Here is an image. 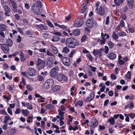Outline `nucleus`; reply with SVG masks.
<instances>
[{"label":"nucleus","mask_w":135,"mask_h":135,"mask_svg":"<svg viewBox=\"0 0 135 135\" xmlns=\"http://www.w3.org/2000/svg\"><path fill=\"white\" fill-rule=\"evenodd\" d=\"M121 27H124L125 26L124 22L123 20H121L119 25Z\"/></svg>","instance_id":"53"},{"label":"nucleus","mask_w":135,"mask_h":135,"mask_svg":"<svg viewBox=\"0 0 135 135\" xmlns=\"http://www.w3.org/2000/svg\"><path fill=\"white\" fill-rule=\"evenodd\" d=\"M6 30V27L4 24H1L0 25V34H4L3 32Z\"/></svg>","instance_id":"21"},{"label":"nucleus","mask_w":135,"mask_h":135,"mask_svg":"<svg viewBox=\"0 0 135 135\" xmlns=\"http://www.w3.org/2000/svg\"><path fill=\"white\" fill-rule=\"evenodd\" d=\"M42 6L41 2L37 1L33 4L31 8L34 13L36 14L39 15L41 13V8Z\"/></svg>","instance_id":"1"},{"label":"nucleus","mask_w":135,"mask_h":135,"mask_svg":"<svg viewBox=\"0 0 135 135\" xmlns=\"http://www.w3.org/2000/svg\"><path fill=\"white\" fill-rule=\"evenodd\" d=\"M117 76L113 73L111 74V78L113 80H115L117 78Z\"/></svg>","instance_id":"56"},{"label":"nucleus","mask_w":135,"mask_h":135,"mask_svg":"<svg viewBox=\"0 0 135 135\" xmlns=\"http://www.w3.org/2000/svg\"><path fill=\"white\" fill-rule=\"evenodd\" d=\"M84 3H83L82 4V6L83 5H84ZM82 8L81 9V12H80V13H84L85 11H86V5H85L83 7H82Z\"/></svg>","instance_id":"32"},{"label":"nucleus","mask_w":135,"mask_h":135,"mask_svg":"<svg viewBox=\"0 0 135 135\" xmlns=\"http://www.w3.org/2000/svg\"><path fill=\"white\" fill-rule=\"evenodd\" d=\"M108 57L110 59L114 60L116 58V55L114 53L110 52L108 53Z\"/></svg>","instance_id":"17"},{"label":"nucleus","mask_w":135,"mask_h":135,"mask_svg":"<svg viewBox=\"0 0 135 135\" xmlns=\"http://www.w3.org/2000/svg\"><path fill=\"white\" fill-rule=\"evenodd\" d=\"M89 67L94 72L95 71L96 69V68L95 67L91 65H90Z\"/></svg>","instance_id":"59"},{"label":"nucleus","mask_w":135,"mask_h":135,"mask_svg":"<svg viewBox=\"0 0 135 135\" xmlns=\"http://www.w3.org/2000/svg\"><path fill=\"white\" fill-rule=\"evenodd\" d=\"M126 1L129 6H131V7H133L134 0H126Z\"/></svg>","instance_id":"26"},{"label":"nucleus","mask_w":135,"mask_h":135,"mask_svg":"<svg viewBox=\"0 0 135 135\" xmlns=\"http://www.w3.org/2000/svg\"><path fill=\"white\" fill-rule=\"evenodd\" d=\"M45 63H44L43 65H40L38 66H36V68L37 69L40 70L41 69H43L44 68L45 66Z\"/></svg>","instance_id":"33"},{"label":"nucleus","mask_w":135,"mask_h":135,"mask_svg":"<svg viewBox=\"0 0 135 135\" xmlns=\"http://www.w3.org/2000/svg\"><path fill=\"white\" fill-rule=\"evenodd\" d=\"M83 105V102L82 101L78 100L75 103V106H77L79 105L80 106H82Z\"/></svg>","instance_id":"29"},{"label":"nucleus","mask_w":135,"mask_h":135,"mask_svg":"<svg viewBox=\"0 0 135 135\" xmlns=\"http://www.w3.org/2000/svg\"><path fill=\"white\" fill-rule=\"evenodd\" d=\"M76 51L75 50H73L72 51H71L69 55V57L71 58L73 55L74 54H75Z\"/></svg>","instance_id":"39"},{"label":"nucleus","mask_w":135,"mask_h":135,"mask_svg":"<svg viewBox=\"0 0 135 135\" xmlns=\"http://www.w3.org/2000/svg\"><path fill=\"white\" fill-rule=\"evenodd\" d=\"M10 131L12 134H14L16 133V130L15 129H11L10 130Z\"/></svg>","instance_id":"60"},{"label":"nucleus","mask_w":135,"mask_h":135,"mask_svg":"<svg viewBox=\"0 0 135 135\" xmlns=\"http://www.w3.org/2000/svg\"><path fill=\"white\" fill-rule=\"evenodd\" d=\"M80 30L78 29L74 30L73 32V34H80Z\"/></svg>","instance_id":"41"},{"label":"nucleus","mask_w":135,"mask_h":135,"mask_svg":"<svg viewBox=\"0 0 135 135\" xmlns=\"http://www.w3.org/2000/svg\"><path fill=\"white\" fill-rule=\"evenodd\" d=\"M52 47V51L55 54H57L58 53V51L56 47H54L52 45H51Z\"/></svg>","instance_id":"27"},{"label":"nucleus","mask_w":135,"mask_h":135,"mask_svg":"<svg viewBox=\"0 0 135 135\" xmlns=\"http://www.w3.org/2000/svg\"><path fill=\"white\" fill-rule=\"evenodd\" d=\"M66 46L69 48H74L79 45V43L76 40L72 37L67 38L66 41Z\"/></svg>","instance_id":"2"},{"label":"nucleus","mask_w":135,"mask_h":135,"mask_svg":"<svg viewBox=\"0 0 135 135\" xmlns=\"http://www.w3.org/2000/svg\"><path fill=\"white\" fill-rule=\"evenodd\" d=\"M96 11V13L100 16H103L105 13V10L102 6H100L98 10Z\"/></svg>","instance_id":"8"},{"label":"nucleus","mask_w":135,"mask_h":135,"mask_svg":"<svg viewBox=\"0 0 135 135\" xmlns=\"http://www.w3.org/2000/svg\"><path fill=\"white\" fill-rule=\"evenodd\" d=\"M0 87L2 90H4L5 89V86L4 83L1 84Z\"/></svg>","instance_id":"61"},{"label":"nucleus","mask_w":135,"mask_h":135,"mask_svg":"<svg viewBox=\"0 0 135 135\" xmlns=\"http://www.w3.org/2000/svg\"><path fill=\"white\" fill-rule=\"evenodd\" d=\"M0 114L4 115H8L7 113L5 110H0Z\"/></svg>","instance_id":"47"},{"label":"nucleus","mask_w":135,"mask_h":135,"mask_svg":"<svg viewBox=\"0 0 135 135\" xmlns=\"http://www.w3.org/2000/svg\"><path fill=\"white\" fill-rule=\"evenodd\" d=\"M52 90L54 92L57 93L60 90V87L58 85H55L52 88Z\"/></svg>","instance_id":"20"},{"label":"nucleus","mask_w":135,"mask_h":135,"mask_svg":"<svg viewBox=\"0 0 135 135\" xmlns=\"http://www.w3.org/2000/svg\"><path fill=\"white\" fill-rule=\"evenodd\" d=\"M59 114L60 116H63L64 115L65 112L61 111L60 109H59L58 110Z\"/></svg>","instance_id":"44"},{"label":"nucleus","mask_w":135,"mask_h":135,"mask_svg":"<svg viewBox=\"0 0 135 135\" xmlns=\"http://www.w3.org/2000/svg\"><path fill=\"white\" fill-rule=\"evenodd\" d=\"M46 22L49 26L51 27L54 28V26L53 25V24L49 20H46Z\"/></svg>","instance_id":"40"},{"label":"nucleus","mask_w":135,"mask_h":135,"mask_svg":"<svg viewBox=\"0 0 135 135\" xmlns=\"http://www.w3.org/2000/svg\"><path fill=\"white\" fill-rule=\"evenodd\" d=\"M69 49L67 47H65L63 48L62 51L63 52L67 54L68 52H69Z\"/></svg>","instance_id":"38"},{"label":"nucleus","mask_w":135,"mask_h":135,"mask_svg":"<svg viewBox=\"0 0 135 135\" xmlns=\"http://www.w3.org/2000/svg\"><path fill=\"white\" fill-rule=\"evenodd\" d=\"M1 49L5 53L7 54L9 52V46L6 44H1Z\"/></svg>","instance_id":"9"},{"label":"nucleus","mask_w":135,"mask_h":135,"mask_svg":"<svg viewBox=\"0 0 135 135\" xmlns=\"http://www.w3.org/2000/svg\"><path fill=\"white\" fill-rule=\"evenodd\" d=\"M7 44H6L9 46L10 47H11L12 45V41L11 39H8L7 40Z\"/></svg>","instance_id":"36"},{"label":"nucleus","mask_w":135,"mask_h":135,"mask_svg":"<svg viewBox=\"0 0 135 135\" xmlns=\"http://www.w3.org/2000/svg\"><path fill=\"white\" fill-rule=\"evenodd\" d=\"M121 17L122 20H125L127 19V17L125 14H121Z\"/></svg>","instance_id":"55"},{"label":"nucleus","mask_w":135,"mask_h":135,"mask_svg":"<svg viewBox=\"0 0 135 135\" xmlns=\"http://www.w3.org/2000/svg\"><path fill=\"white\" fill-rule=\"evenodd\" d=\"M26 104L27 105V109L29 110H32L33 109L32 105L30 104L29 103H26Z\"/></svg>","instance_id":"46"},{"label":"nucleus","mask_w":135,"mask_h":135,"mask_svg":"<svg viewBox=\"0 0 135 135\" xmlns=\"http://www.w3.org/2000/svg\"><path fill=\"white\" fill-rule=\"evenodd\" d=\"M124 2L123 0H114L115 4L118 6H120V4H122Z\"/></svg>","instance_id":"23"},{"label":"nucleus","mask_w":135,"mask_h":135,"mask_svg":"<svg viewBox=\"0 0 135 135\" xmlns=\"http://www.w3.org/2000/svg\"><path fill=\"white\" fill-rule=\"evenodd\" d=\"M50 59H51V57H49L46 60V65L48 68H49L51 67L53 65V62L52 60Z\"/></svg>","instance_id":"15"},{"label":"nucleus","mask_w":135,"mask_h":135,"mask_svg":"<svg viewBox=\"0 0 135 135\" xmlns=\"http://www.w3.org/2000/svg\"><path fill=\"white\" fill-rule=\"evenodd\" d=\"M1 36L0 37V42H4L5 39L4 34H0Z\"/></svg>","instance_id":"34"},{"label":"nucleus","mask_w":135,"mask_h":135,"mask_svg":"<svg viewBox=\"0 0 135 135\" xmlns=\"http://www.w3.org/2000/svg\"><path fill=\"white\" fill-rule=\"evenodd\" d=\"M88 27H86L85 29L84 30V31L86 33H88L90 32V30L89 28H88Z\"/></svg>","instance_id":"50"},{"label":"nucleus","mask_w":135,"mask_h":135,"mask_svg":"<svg viewBox=\"0 0 135 135\" xmlns=\"http://www.w3.org/2000/svg\"><path fill=\"white\" fill-rule=\"evenodd\" d=\"M108 121L109 122L111 125H114L115 122L114 120V119L113 118L108 119Z\"/></svg>","instance_id":"31"},{"label":"nucleus","mask_w":135,"mask_h":135,"mask_svg":"<svg viewBox=\"0 0 135 135\" xmlns=\"http://www.w3.org/2000/svg\"><path fill=\"white\" fill-rule=\"evenodd\" d=\"M88 38L87 36L84 35L81 38V41L82 42H84V41H85L86 40L88 39Z\"/></svg>","instance_id":"35"},{"label":"nucleus","mask_w":135,"mask_h":135,"mask_svg":"<svg viewBox=\"0 0 135 135\" xmlns=\"http://www.w3.org/2000/svg\"><path fill=\"white\" fill-rule=\"evenodd\" d=\"M25 7L26 9L28 10L30 8V6L28 3H26L25 4Z\"/></svg>","instance_id":"58"},{"label":"nucleus","mask_w":135,"mask_h":135,"mask_svg":"<svg viewBox=\"0 0 135 135\" xmlns=\"http://www.w3.org/2000/svg\"><path fill=\"white\" fill-rule=\"evenodd\" d=\"M26 88L27 89L30 91H32L33 89L32 87L30 84H27V85Z\"/></svg>","instance_id":"43"},{"label":"nucleus","mask_w":135,"mask_h":135,"mask_svg":"<svg viewBox=\"0 0 135 135\" xmlns=\"http://www.w3.org/2000/svg\"><path fill=\"white\" fill-rule=\"evenodd\" d=\"M84 19L80 16H78L75 20L74 24V26L75 27H80L84 23Z\"/></svg>","instance_id":"5"},{"label":"nucleus","mask_w":135,"mask_h":135,"mask_svg":"<svg viewBox=\"0 0 135 135\" xmlns=\"http://www.w3.org/2000/svg\"><path fill=\"white\" fill-rule=\"evenodd\" d=\"M4 120L3 122L6 124H8V121L9 120H11V118H9V116H5V118L4 119Z\"/></svg>","instance_id":"24"},{"label":"nucleus","mask_w":135,"mask_h":135,"mask_svg":"<svg viewBox=\"0 0 135 135\" xmlns=\"http://www.w3.org/2000/svg\"><path fill=\"white\" fill-rule=\"evenodd\" d=\"M97 24V23L92 18H88L87 20L85 23L86 26L88 28H91L94 27H96Z\"/></svg>","instance_id":"4"},{"label":"nucleus","mask_w":135,"mask_h":135,"mask_svg":"<svg viewBox=\"0 0 135 135\" xmlns=\"http://www.w3.org/2000/svg\"><path fill=\"white\" fill-rule=\"evenodd\" d=\"M16 19L17 20H18L20 19V16L17 14H15L14 15Z\"/></svg>","instance_id":"64"},{"label":"nucleus","mask_w":135,"mask_h":135,"mask_svg":"<svg viewBox=\"0 0 135 135\" xmlns=\"http://www.w3.org/2000/svg\"><path fill=\"white\" fill-rule=\"evenodd\" d=\"M37 80L40 81H42L44 80L43 77L41 75H39L37 77Z\"/></svg>","instance_id":"42"},{"label":"nucleus","mask_w":135,"mask_h":135,"mask_svg":"<svg viewBox=\"0 0 135 135\" xmlns=\"http://www.w3.org/2000/svg\"><path fill=\"white\" fill-rule=\"evenodd\" d=\"M54 107L53 105L51 104H47L46 106V108L48 109L53 108Z\"/></svg>","instance_id":"45"},{"label":"nucleus","mask_w":135,"mask_h":135,"mask_svg":"<svg viewBox=\"0 0 135 135\" xmlns=\"http://www.w3.org/2000/svg\"><path fill=\"white\" fill-rule=\"evenodd\" d=\"M128 30L129 31L133 33L134 31V29L133 27H130L128 26Z\"/></svg>","instance_id":"54"},{"label":"nucleus","mask_w":135,"mask_h":135,"mask_svg":"<svg viewBox=\"0 0 135 135\" xmlns=\"http://www.w3.org/2000/svg\"><path fill=\"white\" fill-rule=\"evenodd\" d=\"M4 10L5 12H4V14L6 16L9 17L10 16V15L9 14L11 12V9L8 5H5L4 7Z\"/></svg>","instance_id":"14"},{"label":"nucleus","mask_w":135,"mask_h":135,"mask_svg":"<svg viewBox=\"0 0 135 135\" xmlns=\"http://www.w3.org/2000/svg\"><path fill=\"white\" fill-rule=\"evenodd\" d=\"M36 26L39 28H41L42 30H47L48 29L47 27L46 26L43 24L41 25H36Z\"/></svg>","instance_id":"22"},{"label":"nucleus","mask_w":135,"mask_h":135,"mask_svg":"<svg viewBox=\"0 0 135 135\" xmlns=\"http://www.w3.org/2000/svg\"><path fill=\"white\" fill-rule=\"evenodd\" d=\"M57 80L59 81H62L66 82L68 80V77L63 73H60L57 74L56 76Z\"/></svg>","instance_id":"6"},{"label":"nucleus","mask_w":135,"mask_h":135,"mask_svg":"<svg viewBox=\"0 0 135 135\" xmlns=\"http://www.w3.org/2000/svg\"><path fill=\"white\" fill-rule=\"evenodd\" d=\"M54 81L52 79H48L42 85V88L44 89L47 90L54 85Z\"/></svg>","instance_id":"3"},{"label":"nucleus","mask_w":135,"mask_h":135,"mask_svg":"<svg viewBox=\"0 0 135 135\" xmlns=\"http://www.w3.org/2000/svg\"><path fill=\"white\" fill-rule=\"evenodd\" d=\"M130 117L133 119L135 117V114L134 113H131L129 114Z\"/></svg>","instance_id":"63"},{"label":"nucleus","mask_w":135,"mask_h":135,"mask_svg":"<svg viewBox=\"0 0 135 135\" xmlns=\"http://www.w3.org/2000/svg\"><path fill=\"white\" fill-rule=\"evenodd\" d=\"M68 108L69 109V110L71 113H73V112H75V109L74 107L71 106H69Z\"/></svg>","instance_id":"48"},{"label":"nucleus","mask_w":135,"mask_h":135,"mask_svg":"<svg viewBox=\"0 0 135 135\" xmlns=\"http://www.w3.org/2000/svg\"><path fill=\"white\" fill-rule=\"evenodd\" d=\"M44 63H45V61H44L40 58H38L37 61V63L36 66H38L40 65H43Z\"/></svg>","instance_id":"25"},{"label":"nucleus","mask_w":135,"mask_h":135,"mask_svg":"<svg viewBox=\"0 0 135 135\" xmlns=\"http://www.w3.org/2000/svg\"><path fill=\"white\" fill-rule=\"evenodd\" d=\"M10 3L12 4L13 8V11L14 12H16L17 11V5L16 2L13 0H9Z\"/></svg>","instance_id":"13"},{"label":"nucleus","mask_w":135,"mask_h":135,"mask_svg":"<svg viewBox=\"0 0 135 135\" xmlns=\"http://www.w3.org/2000/svg\"><path fill=\"white\" fill-rule=\"evenodd\" d=\"M22 113L23 114V115L27 116L29 113V112L27 110H25L22 109L21 110Z\"/></svg>","instance_id":"28"},{"label":"nucleus","mask_w":135,"mask_h":135,"mask_svg":"<svg viewBox=\"0 0 135 135\" xmlns=\"http://www.w3.org/2000/svg\"><path fill=\"white\" fill-rule=\"evenodd\" d=\"M95 96V93L94 92H92L90 94L89 97H86V101L87 102H90L93 100Z\"/></svg>","instance_id":"16"},{"label":"nucleus","mask_w":135,"mask_h":135,"mask_svg":"<svg viewBox=\"0 0 135 135\" xmlns=\"http://www.w3.org/2000/svg\"><path fill=\"white\" fill-rule=\"evenodd\" d=\"M28 74L31 76H35L36 75V71L33 68H30L27 70Z\"/></svg>","instance_id":"12"},{"label":"nucleus","mask_w":135,"mask_h":135,"mask_svg":"<svg viewBox=\"0 0 135 135\" xmlns=\"http://www.w3.org/2000/svg\"><path fill=\"white\" fill-rule=\"evenodd\" d=\"M7 110L8 113L10 115H12V109L9 107H8L7 108Z\"/></svg>","instance_id":"51"},{"label":"nucleus","mask_w":135,"mask_h":135,"mask_svg":"<svg viewBox=\"0 0 135 135\" xmlns=\"http://www.w3.org/2000/svg\"><path fill=\"white\" fill-rule=\"evenodd\" d=\"M101 36L102 39H100V42L101 44H104L105 43L106 39L109 38V34H101Z\"/></svg>","instance_id":"10"},{"label":"nucleus","mask_w":135,"mask_h":135,"mask_svg":"<svg viewBox=\"0 0 135 135\" xmlns=\"http://www.w3.org/2000/svg\"><path fill=\"white\" fill-rule=\"evenodd\" d=\"M41 127L43 129H44L45 126V122L44 121H42L41 122Z\"/></svg>","instance_id":"52"},{"label":"nucleus","mask_w":135,"mask_h":135,"mask_svg":"<svg viewBox=\"0 0 135 135\" xmlns=\"http://www.w3.org/2000/svg\"><path fill=\"white\" fill-rule=\"evenodd\" d=\"M108 44L110 49H113L114 46V44L110 41H109L108 42Z\"/></svg>","instance_id":"30"},{"label":"nucleus","mask_w":135,"mask_h":135,"mask_svg":"<svg viewBox=\"0 0 135 135\" xmlns=\"http://www.w3.org/2000/svg\"><path fill=\"white\" fill-rule=\"evenodd\" d=\"M54 36H53V39H52V41H57L60 39V36H62L61 34H55Z\"/></svg>","instance_id":"19"},{"label":"nucleus","mask_w":135,"mask_h":135,"mask_svg":"<svg viewBox=\"0 0 135 135\" xmlns=\"http://www.w3.org/2000/svg\"><path fill=\"white\" fill-rule=\"evenodd\" d=\"M66 108L64 106L62 105L60 106V110L61 111H64L66 110Z\"/></svg>","instance_id":"62"},{"label":"nucleus","mask_w":135,"mask_h":135,"mask_svg":"<svg viewBox=\"0 0 135 135\" xmlns=\"http://www.w3.org/2000/svg\"><path fill=\"white\" fill-rule=\"evenodd\" d=\"M93 53L95 56H96L99 54L98 51V50H95V49L94 50Z\"/></svg>","instance_id":"57"},{"label":"nucleus","mask_w":135,"mask_h":135,"mask_svg":"<svg viewBox=\"0 0 135 135\" xmlns=\"http://www.w3.org/2000/svg\"><path fill=\"white\" fill-rule=\"evenodd\" d=\"M61 61L63 64L66 66H69L71 64L69 59L67 57H64L62 60H61Z\"/></svg>","instance_id":"11"},{"label":"nucleus","mask_w":135,"mask_h":135,"mask_svg":"<svg viewBox=\"0 0 135 135\" xmlns=\"http://www.w3.org/2000/svg\"><path fill=\"white\" fill-rule=\"evenodd\" d=\"M131 73L130 71H128L126 75V77L127 79H131Z\"/></svg>","instance_id":"37"},{"label":"nucleus","mask_w":135,"mask_h":135,"mask_svg":"<svg viewBox=\"0 0 135 135\" xmlns=\"http://www.w3.org/2000/svg\"><path fill=\"white\" fill-rule=\"evenodd\" d=\"M91 126L93 127H97L98 124V120L95 119H93L91 120Z\"/></svg>","instance_id":"18"},{"label":"nucleus","mask_w":135,"mask_h":135,"mask_svg":"<svg viewBox=\"0 0 135 135\" xmlns=\"http://www.w3.org/2000/svg\"><path fill=\"white\" fill-rule=\"evenodd\" d=\"M21 39L22 37H21L20 35H19L17 37V38L16 39L17 42L18 43H20L21 42Z\"/></svg>","instance_id":"49"},{"label":"nucleus","mask_w":135,"mask_h":135,"mask_svg":"<svg viewBox=\"0 0 135 135\" xmlns=\"http://www.w3.org/2000/svg\"><path fill=\"white\" fill-rule=\"evenodd\" d=\"M59 70V68L58 66H55L53 68L50 72V75L52 78H55L57 76Z\"/></svg>","instance_id":"7"}]
</instances>
